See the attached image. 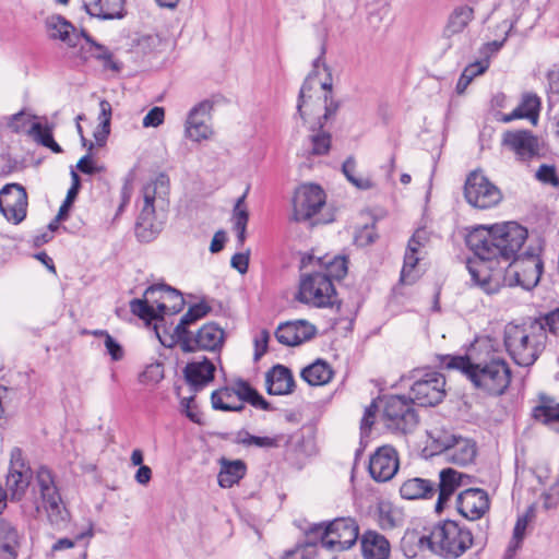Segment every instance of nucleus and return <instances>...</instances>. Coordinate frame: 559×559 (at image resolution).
Masks as SVG:
<instances>
[{
    "label": "nucleus",
    "mask_w": 559,
    "mask_h": 559,
    "mask_svg": "<svg viewBox=\"0 0 559 559\" xmlns=\"http://www.w3.org/2000/svg\"><path fill=\"white\" fill-rule=\"evenodd\" d=\"M527 237V229L515 222L471 230L465 240L475 258L467 259L466 269L474 285L488 295L497 294L506 281L503 264L519 255Z\"/></svg>",
    "instance_id": "f257e3e1"
},
{
    "label": "nucleus",
    "mask_w": 559,
    "mask_h": 559,
    "mask_svg": "<svg viewBox=\"0 0 559 559\" xmlns=\"http://www.w3.org/2000/svg\"><path fill=\"white\" fill-rule=\"evenodd\" d=\"M338 103L332 99V76L321 57L313 61V71L304 81L297 102V112L310 131L323 128L334 117Z\"/></svg>",
    "instance_id": "f03ea898"
},
{
    "label": "nucleus",
    "mask_w": 559,
    "mask_h": 559,
    "mask_svg": "<svg viewBox=\"0 0 559 559\" xmlns=\"http://www.w3.org/2000/svg\"><path fill=\"white\" fill-rule=\"evenodd\" d=\"M440 366L449 370L461 371L475 389L490 396L502 395L510 385L511 370L509 365L500 358L489 361L473 362L469 356H438Z\"/></svg>",
    "instance_id": "7ed1b4c3"
},
{
    "label": "nucleus",
    "mask_w": 559,
    "mask_h": 559,
    "mask_svg": "<svg viewBox=\"0 0 559 559\" xmlns=\"http://www.w3.org/2000/svg\"><path fill=\"white\" fill-rule=\"evenodd\" d=\"M547 334L542 323L530 318L522 324L509 323L504 329V346L513 361L522 367L532 366L545 349Z\"/></svg>",
    "instance_id": "20e7f679"
},
{
    "label": "nucleus",
    "mask_w": 559,
    "mask_h": 559,
    "mask_svg": "<svg viewBox=\"0 0 559 559\" xmlns=\"http://www.w3.org/2000/svg\"><path fill=\"white\" fill-rule=\"evenodd\" d=\"M183 305L181 293L165 284L147 287L144 299H132L129 304L130 311L146 322L163 319L164 314L178 313Z\"/></svg>",
    "instance_id": "39448f33"
},
{
    "label": "nucleus",
    "mask_w": 559,
    "mask_h": 559,
    "mask_svg": "<svg viewBox=\"0 0 559 559\" xmlns=\"http://www.w3.org/2000/svg\"><path fill=\"white\" fill-rule=\"evenodd\" d=\"M402 382L409 386V394L388 395L381 399V419L388 429L406 433L417 426V414L414 406L415 401L419 399L417 390L419 380L403 379Z\"/></svg>",
    "instance_id": "423d86ee"
},
{
    "label": "nucleus",
    "mask_w": 559,
    "mask_h": 559,
    "mask_svg": "<svg viewBox=\"0 0 559 559\" xmlns=\"http://www.w3.org/2000/svg\"><path fill=\"white\" fill-rule=\"evenodd\" d=\"M169 193V180L164 174L147 182L142 189L143 205L136 222V235L140 239L148 241L159 229L156 221V211H165Z\"/></svg>",
    "instance_id": "0eeeda50"
},
{
    "label": "nucleus",
    "mask_w": 559,
    "mask_h": 559,
    "mask_svg": "<svg viewBox=\"0 0 559 559\" xmlns=\"http://www.w3.org/2000/svg\"><path fill=\"white\" fill-rule=\"evenodd\" d=\"M472 544V533L465 526H435L428 537L421 536V547L426 545L431 552L445 559L459 558Z\"/></svg>",
    "instance_id": "6e6552de"
},
{
    "label": "nucleus",
    "mask_w": 559,
    "mask_h": 559,
    "mask_svg": "<svg viewBox=\"0 0 559 559\" xmlns=\"http://www.w3.org/2000/svg\"><path fill=\"white\" fill-rule=\"evenodd\" d=\"M503 265L506 266L503 287L521 286L526 290L533 289L539 283L544 269L539 254L531 247Z\"/></svg>",
    "instance_id": "1a4fd4ad"
},
{
    "label": "nucleus",
    "mask_w": 559,
    "mask_h": 559,
    "mask_svg": "<svg viewBox=\"0 0 559 559\" xmlns=\"http://www.w3.org/2000/svg\"><path fill=\"white\" fill-rule=\"evenodd\" d=\"M212 406L224 412H241L245 402L252 406L267 411L270 404L248 382L238 380L233 386H225L214 391L211 395Z\"/></svg>",
    "instance_id": "9d476101"
},
{
    "label": "nucleus",
    "mask_w": 559,
    "mask_h": 559,
    "mask_svg": "<svg viewBox=\"0 0 559 559\" xmlns=\"http://www.w3.org/2000/svg\"><path fill=\"white\" fill-rule=\"evenodd\" d=\"M296 298L316 308L333 307L337 301L332 281L320 271L301 275Z\"/></svg>",
    "instance_id": "9b49d317"
},
{
    "label": "nucleus",
    "mask_w": 559,
    "mask_h": 559,
    "mask_svg": "<svg viewBox=\"0 0 559 559\" xmlns=\"http://www.w3.org/2000/svg\"><path fill=\"white\" fill-rule=\"evenodd\" d=\"M466 201L474 207L485 210L497 205L502 194L480 171H472L464 185Z\"/></svg>",
    "instance_id": "f8f14e48"
},
{
    "label": "nucleus",
    "mask_w": 559,
    "mask_h": 559,
    "mask_svg": "<svg viewBox=\"0 0 559 559\" xmlns=\"http://www.w3.org/2000/svg\"><path fill=\"white\" fill-rule=\"evenodd\" d=\"M36 478L43 499V507L50 524L67 522L69 520V512L61 501L51 472L46 467H40Z\"/></svg>",
    "instance_id": "ddd939ff"
},
{
    "label": "nucleus",
    "mask_w": 559,
    "mask_h": 559,
    "mask_svg": "<svg viewBox=\"0 0 559 559\" xmlns=\"http://www.w3.org/2000/svg\"><path fill=\"white\" fill-rule=\"evenodd\" d=\"M324 190L314 183H306L295 191L293 207L295 221H308L325 205Z\"/></svg>",
    "instance_id": "4468645a"
},
{
    "label": "nucleus",
    "mask_w": 559,
    "mask_h": 559,
    "mask_svg": "<svg viewBox=\"0 0 559 559\" xmlns=\"http://www.w3.org/2000/svg\"><path fill=\"white\" fill-rule=\"evenodd\" d=\"M225 341V332L216 323H206L197 333L183 335L178 342L185 353L195 350H221Z\"/></svg>",
    "instance_id": "2eb2a0df"
},
{
    "label": "nucleus",
    "mask_w": 559,
    "mask_h": 559,
    "mask_svg": "<svg viewBox=\"0 0 559 559\" xmlns=\"http://www.w3.org/2000/svg\"><path fill=\"white\" fill-rule=\"evenodd\" d=\"M0 212L12 224L22 223L27 213V193L19 183H8L0 190Z\"/></svg>",
    "instance_id": "dca6fc26"
},
{
    "label": "nucleus",
    "mask_w": 559,
    "mask_h": 559,
    "mask_svg": "<svg viewBox=\"0 0 559 559\" xmlns=\"http://www.w3.org/2000/svg\"><path fill=\"white\" fill-rule=\"evenodd\" d=\"M317 535H320L322 550L342 551L350 548L359 536V526H313Z\"/></svg>",
    "instance_id": "f3484780"
},
{
    "label": "nucleus",
    "mask_w": 559,
    "mask_h": 559,
    "mask_svg": "<svg viewBox=\"0 0 559 559\" xmlns=\"http://www.w3.org/2000/svg\"><path fill=\"white\" fill-rule=\"evenodd\" d=\"M32 479V471L22 459V451L17 448L11 451L10 468L7 475L8 496L19 501L25 495Z\"/></svg>",
    "instance_id": "a211bd4d"
},
{
    "label": "nucleus",
    "mask_w": 559,
    "mask_h": 559,
    "mask_svg": "<svg viewBox=\"0 0 559 559\" xmlns=\"http://www.w3.org/2000/svg\"><path fill=\"white\" fill-rule=\"evenodd\" d=\"M212 103L203 100L193 106L185 122V136L193 142H201L212 136L210 124Z\"/></svg>",
    "instance_id": "6ab92c4d"
},
{
    "label": "nucleus",
    "mask_w": 559,
    "mask_h": 559,
    "mask_svg": "<svg viewBox=\"0 0 559 559\" xmlns=\"http://www.w3.org/2000/svg\"><path fill=\"white\" fill-rule=\"evenodd\" d=\"M501 145L521 162L530 160L539 153L538 139L530 130L506 131L502 134Z\"/></svg>",
    "instance_id": "aec40b11"
},
{
    "label": "nucleus",
    "mask_w": 559,
    "mask_h": 559,
    "mask_svg": "<svg viewBox=\"0 0 559 559\" xmlns=\"http://www.w3.org/2000/svg\"><path fill=\"white\" fill-rule=\"evenodd\" d=\"M400 462L395 449L391 445L378 448L369 459V474L378 483L391 480L399 471Z\"/></svg>",
    "instance_id": "412c9836"
},
{
    "label": "nucleus",
    "mask_w": 559,
    "mask_h": 559,
    "mask_svg": "<svg viewBox=\"0 0 559 559\" xmlns=\"http://www.w3.org/2000/svg\"><path fill=\"white\" fill-rule=\"evenodd\" d=\"M456 509L468 521L479 520L489 510V498L485 490L468 488L456 499Z\"/></svg>",
    "instance_id": "4be33fe9"
},
{
    "label": "nucleus",
    "mask_w": 559,
    "mask_h": 559,
    "mask_svg": "<svg viewBox=\"0 0 559 559\" xmlns=\"http://www.w3.org/2000/svg\"><path fill=\"white\" fill-rule=\"evenodd\" d=\"M317 328L307 320H295L280 324L275 332L277 341L286 346H297L311 340Z\"/></svg>",
    "instance_id": "5701e85b"
},
{
    "label": "nucleus",
    "mask_w": 559,
    "mask_h": 559,
    "mask_svg": "<svg viewBox=\"0 0 559 559\" xmlns=\"http://www.w3.org/2000/svg\"><path fill=\"white\" fill-rule=\"evenodd\" d=\"M445 378L429 369L421 370V407H432L445 396Z\"/></svg>",
    "instance_id": "b1692460"
},
{
    "label": "nucleus",
    "mask_w": 559,
    "mask_h": 559,
    "mask_svg": "<svg viewBox=\"0 0 559 559\" xmlns=\"http://www.w3.org/2000/svg\"><path fill=\"white\" fill-rule=\"evenodd\" d=\"M215 366L206 357L193 360L185 367V378L194 391L202 389L214 378Z\"/></svg>",
    "instance_id": "393cba45"
},
{
    "label": "nucleus",
    "mask_w": 559,
    "mask_h": 559,
    "mask_svg": "<svg viewBox=\"0 0 559 559\" xmlns=\"http://www.w3.org/2000/svg\"><path fill=\"white\" fill-rule=\"evenodd\" d=\"M476 452V443L473 440L452 436L445 452V460L453 464L465 466L474 461Z\"/></svg>",
    "instance_id": "a878e982"
},
{
    "label": "nucleus",
    "mask_w": 559,
    "mask_h": 559,
    "mask_svg": "<svg viewBox=\"0 0 559 559\" xmlns=\"http://www.w3.org/2000/svg\"><path fill=\"white\" fill-rule=\"evenodd\" d=\"M84 8L99 20L122 19L126 14L124 0H84Z\"/></svg>",
    "instance_id": "bb28decb"
},
{
    "label": "nucleus",
    "mask_w": 559,
    "mask_h": 559,
    "mask_svg": "<svg viewBox=\"0 0 559 559\" xmlns=\"http://www.w3.org/2000/svg\"><path fill=\"white\" fill-rule=\"evenodd\" d=\"M265 383L269 394L284 395L293 391L295 382L290 370L277 365L266 373Z\"/></svg>",
    "instance_id": "cd10ccee"
},
{
    "label": "nucleus",
    "mask_w": 559,
    "mask_h": 559,
    "mask_svg": "<svg viewBox=\"0 0 559 559\" xmlns=\"http://www.w3.org/2000/svg\"><path fill=\"white\" fill-rule=\"evenodd\" d=\"M418 229L415 230L411 240L408 241V246L404 257V263L401 271L400 282L404 285H412L417 282L418 272L417 264L419 262L418 248L419 240L417 239Z\"/></svg>",
    "instance_id": "c85d7f7f"
},
{
    "label": "nucleus",
    "mask_w": 559,
    "mask_h": 559,
    "mask_svg": "<svg viewBox=\"0 0 559 559\" xmlns=\"http://www.w3.org/2000/svg\"><path fill=\"white\" fill-rule=\"evenodd\" d=\"M361 551L365 559H389L391 548L384 536L369 531L361 538Z\"/></svg>",
    "instance_id": "c756f323"
},
{
    "label": "nucleus",
    "mask_w": 559,
    "mask_h": 559,
    "mask_svg": "<svg viewBox=\"0 0 559 559\" xmlns=\"http://www.w3.org/2000/svg\"><path fill=\"white\" fill-rule=\"evenodd\" d=\"M473 19L474 9L472 7L466 4L455 7L450 13L443 28L444 37L451 38L454 35L461 34Z\"/></svg>",
    "instance_id": "7c9ffc66"
},
{
    "label": "nucleus",
    "mask_w": 559,
    "mask_h": 559,
    "mask_svg": "<svg viewBox=\"0 0 559 559\" xmlns=\"http://www.w3.org/2000/svg\"><path fill=\"white\" fill-rule=\"evenodd\" d=\"M462 474L453 468H444L440 472L438 500L435 504L436 513H440L455 489L460 486Z\"/></svg>",
    "instance_id": "2f4dec72"
},
{
    "label": "nucleus",
    "mask_w": 559,
    "mask_h": 559,
    "mask_svg": "<svg viewBox=\"0 0 559 559\" xmlns=\"http://www.w3.org/2000/svg\"><path fill=\"white\" fill-rule=\"evenodd\" d=\"M221 471L217 480L221 487L230 488L237 484L246 475V464L241 460H227L219 461Z\"/></svg>",
    "instance_id": "473e14b6"
},
{
    "label": "nucleus",
    "mask_w": 559,
    "mask_h": 559,
    "mask_svg": "<svg viewBox=\"0 0 559 559\" xmlns=\"http://www.w3.org/2000/svg\"><path fill=\"white\" fill-rule=\"evenodd\" d=\"M47 26L49 28V36L51 38L60 39L61 41L66 43L69 47L76 46L79 36L75 33V28L62 16H51L47 21Z\"/></svg>",
    "instance_id": "72a5a7b5"
},
{
    "label": "nucleus",
    "mask_w": 559,
    "mask_h": 559,
    "mask_svg": "<svg viewBox=\"0 0 559 559\" xmlns=\"http://www.w3.org/2000/svg\"><path fill=\"white\" fill-rule=\"evenodd\" d=\"M332 377L333 371L330 365L321 359H318L301 371V378L312 386L326 384Z\"/></svg>",
    "instance_id": "f704fd0d"
},
{
    "label": "nucleus",
    "mask_w": 559,
    "mask_h": 559,
    "mask_svg": "<svg viewBox=\"0 0 559 559\" xmlns=\"http://www.w3.org/2000/svg\"><path fill=\"white\" fill-rule=\"evenodd\" d=\"M247 193L248 189L237 199L231 214L233 228L237 234V241L240 247H242L246 241L247 224L249 221V212L245 204Z\"/></svg>",
    "instance_id": "c9c22d12"
},
{
    "label": "nucleus",
    "mask_w": 559,
    "mask_h": 559,
    "mask_svg": "<svg viewBox=\"0 0 559 559\" xmlns=\"http://www.w3.org/2000/svg\"><path fill=\"white\" fill-rule=\"evenodd\" d=\"M451 437L452 436L441 430L427 431L425 447L421 449V456L431 457L439 454L445 456Z\"/></svg>",
    "instance_id": "e433bc0d"
},
{
    "label": "nucleus",
    "mask_w": 559,
    "mask_h": 559,
    "mask_svg": "<svg viewBox=\"0 0 559 559\" xmlns=\"http://www.w3.org/2000/svg\"><path fill=\"white\" fill-rule=\"evenodd\" d=\"M320 272L330 281L342 280L347 274V260L343 255L323 257L317 260Z\"/></svg>",
    "instance_id": "4c0bfd02"
},
{
    "label": "nucleus",
    "mask_w": 559,
    "mask_h": 559,
    "mask_svg": "<svg viewBox=\"0 0 559 559\" xmlns=\"http://www.w3.org/2000/svg\"><path fill=\"white\" fill-rule=\"evenodd\" d=\"M211 308L203 302L195 304L191 306L188 311L181 317L180 322L175 328V336L177 341L183 337L190 332L188 331V326L197 322L198 320L204 318Z\"/></svg>",
    "instance_id": "58836bf2"
},
{
    "label": "nucleus",
    "mask_w": 559,
    "mask_h": 559,
    "mask_svg": "<svg viewBox=\"0 0 559 559\" xmlns=\"http://www.w3.org/2000/svg\"><path fill=\"white\" fill-rule=\"evenodd\" d=\"M540 404L535 406L532 416L546 426L554 425L559 416V403L552 404L554 400L547 395H540Z\"/></svg>",
    "instance_id": "ea45409f"
},
{
    "label": "nucleus",
    "mask_w": 559,
    "mask_h": 559,
    "mask_svg": "<svg viewBox=\"0 0 559 559\" xmlns=\"http://www.w3.org/2000/svg\"><path fill=\"white\" fill-rule=\"evenodd\" d=\"M540 106L542 102L537 94L526 92L522 95L521 102L515 110L522 114V119H528L535 124L538 120Z\"/></svg>",
    "instance_id": "a19ab883"
},
{
    "label": "nucleus",
    "mask_w": 559,
    "mask_h": 559,
    "mask_svg": "<svg viewBox=\"0 0 559 559\" xmlns=\"http://www.w3.org/2000/svg\"><path fill=\"white\" fill-rule=\"evenodd\" d=\"M17 532L13 526H0V559H16Z\"/></svg>",
    "instance_id": "79ce46f5"
},
{
    "label": "nucleus",
    "mask_w": 559,
    "mask_h": 559,
    "mask_svg": "<svg viewBox=\"0 0 559 559\" xmlns=\"http://www.w3.org/2000/svg\"><path fill=\"white\" fill-rule=\"evenodd\" d=\"M376 512L380 524H399L404 521L402 510L386 500L378 502Z\"/></svg>",
    "instance_id": "37998d69"
},
{
    "label": "nucleus",
    "mask_w": 559,
    "mask_h": 559,
    "mask_svg": "<svg viewBox=\"0 0 559 559\" xmlns=\"http://www.w3.org/2000/svg\"><path fill=\"white\" fill-rule=\"evenodd\" d=\"M342 171L346 179L359 190H369L373 187L372 181L368 177L357 176L356 159L348 156L342 165Z\"/></svg>",
    "instance_id": "c03bdc74"
},
{
    "label": "nucleus",
    "mask_w": 559,
    "mask_h": 559,
    "mask_svg": "<svg viewBox=\"0 0 559 559\" xmlns=\"http://www.w3.org/2000/svg\"><path fill=\"white\" fill-rule=\"evenodd\" d=\"M309 135L310 146L308 148L311 155H325L331 147V134L322 131V128H316L314 131Z\"/></svg>",
    "instance_id": "a18cd8bd"
},
{
    "label": "nucleus",
    "mask_w": 559,
    "mask_h": 559,
    "mask_svg": "<svg viewBox=\"0 0 559 559\" xmlns=\"http://www.w3.org/2000/svg\"><path fill=\"white\" fill-rule=\"evenodd\" d=\"M488 68V63H481V62H474L467 66L463 73L461 74L457 84H456V92L459 94H462L468 84L473 81V79L477 75L483 74Z\"/></svg>",
    "instance_id": "49530a36"
},
{
    "label": "nucleus",
    "mask_w": 559,
    "mask_h": 559,
    "mask_svg": "<svg viewBox=\"0 0 559 559\" xmlns=\"http://www.w3.org/2000/svg\"><path fill=\"white\" fill-rule=\"evenodd\" d=\"M94 532L92 526H86L84 531L78 533L74 537L60 538L53 546V550H62L72 548L75 545H87L88 540L93 537Z\"/></svg>",
    "instance_id": "de8ad7c7"
},
{
    "label": "nucleus",
    "mask_w": 559,
    "mask_h": 559,
    "mask_svg": "<svg viewBox=\"0 0 559 559\" xmlns=\"http://www.w3.org/2000/svg\"><path fill=\"white\" fill-rule=\"evenodd\" d=\"M319 556H322L319 545L307 543L286 551L282 559H316Z\"/></svg>",
    "instance_id": "09e8293b"
},
{
    "label": "nucleus",
    "mask_w": 559,
    "mask_h": 559,
    "mask_svg": "<svg viewBox=\"0 0 559 559\" xmlns=\"http://www.w3.org/2000/svg\"><path fill=\"white\" fill-rule=\"evenodd\" d=\"M527 526H514L512 537L501 559H515L518 551L522 548L523 540L527 535Z\"/></svg>",
    "instance_id": "8fccbe9b"
},
{
    "label": "nucleus",
    "mask_w": 559,
    "mask_h": 559,
    "mask_svg": "<svg viewBox=\"0 0 559 559\" xmlns=\"http://www.w3.org/2000/svg\"><path fill=\"white\" fill-rule=\"evenodd\" d=\"M71 178H72V186L68 190L66 200L61 204L58 214H57V221H64L70 206L72 205L74 199L76 198L79 190H80V177L79 175L72 170L71 171Z\"/></svg>",
    "instance_id": "3c124183"
},
{
    "label": "nucleus",
    "mask_w": 559,
    "mask_h": 559,
    "mask_svg": "<svg viewBox=\"0 0 559 559\" xmlns=\"http://www.w3.org/2000/svg\"><path fill=\"white\" fill-rule=\"evenodd\" d=\"M535 320L542 323L545 334H547V332L554 335L559 334V308L542 314L538 318H535Z\"/></svg>",
    "instance_id": "603ef678"
},
{
    "label": "nucleus",
    "mask_w": 559,
    "mask_h": 559,
    "mask_svg": "<svg viewBox=\"0 0 559 559\" xmlns=\"http://www.w3.org/2000/svg\"><path fill=\"white\" fill-rule=\"evenodd\" d=\"M280 437H257L248 432L240 439V442L246 445H255L258 448H276L280 444Z\"/></svg>",
    "instance_id": "864d4df0"
},
{
    "label": "nucleus",
    "mask_w": 559,
    "mask_h": 559,
    "mask_svg": "<svg viewBox=\"0 0 559 559\" xmlns=\"http://www.w3.org/2000/svg\"><path fill=\"white\" fill-rule=\"evenodd\" d=\"M164 378V369L160 364L147 366L139 376V381L143 384H155Z\"/></svg>",
    "instance_id": "5fc2aeb1"
},
{
    "label": "nucleus",
    "mask_w": 559,
    "mask_h": 559,
    "mask_svg": "<svg viewBox=\"0 0 559 559\" xmlns=\"http://www.w3.org/2000/svg\"><path fill=\"white\" fill-rule=\"evenodd\" d=\"M28 133L33 135V138L40 143L44 146L50 145V143H53V136L51 128L49 127H43L38 122L32 123Z\"/></svg>",
    "instance_id": "6e6d98bb"
},
{
    "label": "nucleus",
    "mask_w": 559,
    "mask_h": 559,
    "mask_svg": "<svg viewBox=\"0 0 559 559\" xmlns=\"http://www.w3.org/2000/svg\"><path fill=\"white\" fill-rule=\"evenodd\" d=\"M536 178L543 182L550 185L552 187L559 186V177L556 171V167L547 164H543L539 166L536 171Z\"/></svg>",
    "instance_id": "4d7b16f0"
},
{
    "label": "nucleus",
    "mask_w": 559,
    "mask_h": 559,
    "mask_svg": "<svg viewBox=\"0 0 559 559\" xmlns=\"http://www.w3.org/2000/svg\"><path fill=\"white\" fill-rule=\"evenodd\" d=\"M416 539L417 534L415 530L407 531L402 538V549L408 558H415L419 551V543Z\"/></svg>",
    "instance_id": "13d9d810"
},
{
    "label": "nucleus",
    "mask_w": 559,
    "mask_h": 559,
    "mask_svg": "<svg viewBox=\"0 0 559 559\" xmlns=\"http://www.w3.org/2000/svg\"><path fill=\"white\" fill-rule=\"evenodd\" d=\"M400 493L403 499H419V478L415 477L404 481L400 488Z\"/></svg>",
    "instance_id": "bf43d9fd"
},
{
    "label": "nucleus",
    "mask_w": 559,
    "mask_h": 559,
    "mask_svg": "<svg viewBox=\"0 0 559 559\" xmlns=\"http://www.w3.org/2000/svg\"><path fill=\"white\" fill-rule=\"evenodd\" d=\"M165 110L163 107H153L143 118L142 124L144 128H156L164 122Z\"/></svg>",
    "instance_id": "052dcab7"
},
{
    "label": "nucleus",
    "mask_w": 559,
    "mask_h": 559,
    "mask_svg": "<svg viewBox=\"0 0 559 559\" xmlns=\"http://www.w3.org/2000/svg\"><path fill=\"white\" fill-rule=\"evenodd\" d=\"M377 409H378V406L376 404V402H372L365 411V415L361 419V426H360V430H361V437H367L372 425H373V419H374V416H376V413H377Z\"/></svg>",
    "instance_id": "680f3d73"
},
{
    "label": "nucleus",
    "mask_w": 559,
    "mask_h": 559,
    "mask_svg": "<svg viewBox=\"0 0 559 559\" xmlns=\"http://www.w3.org/2000/svg\"><path fill=\"white\" fill-rule=\"evenodd\" d=\"M104 345L112 360L119 361L123 358V349L121 345L111 335H106Z\"/></svg>",
    "instance_id": "e2e57ef3"
},
{
    "label": "nucleus",
    "mask_w": 559,
    "mask_h": 559,
    "mask_svg": "<svg viewBox=\"0 0 559 559\" xmlns=\"http://www.w3.org/2000/svg\"><path fill=\"white\" fill-rule=\"evenodd\" d=\"M76 168L87 175H94L96 173H102L104 170L103 166H97L94 164L90 154L84 155L76 164Z\"/></svg>",
    "instance_id": "0e129e2a"
},
{
    "label": "nucleus",
    "mask_w": 559,
    "mask_h": 559,
    "mask_svg": "<svg viewBox=\"0 0 559 559\" xmlns=\"http://www.w3.org/2000/svg\"><path fill=\"white\" fill-rule=\"evenodd\" d=\"M270 334L267 331L262 330L260 334L254 338V359H260L267 349Z\"/></svg>",
    "instance_id": "69168bd1"
},
{
    "label": "nucleus",
    "mask_w": 559,
    "mask_h": 559,
    "mask_svg": "<svg viewBox=\"0 0 559 559\" xmlns=\"http://www.w3.org/2000/svg\"><path fill=\"white\" fill-rule=\"evenodd\" d=\"M29 120H31L29 115H26L24 111H20L10 117L8 127L14 132H20V131L24 130L26 123H28Z\"/></svg>",
    "instance_id": "338daca9"
},
{
    "label": "nucleus",
    "mask_w": 559,
    "mask_h": 559,
    "mask_svg": "<svg viewBox=\"0 0 559 559\" xmlns=\"http://www.w3.org/2000/svg\"><path fill=\"white\" fill-rule=\"evenodd\" d=\"M230 265L240 274H245L249 266V250L247 252H238L231 257Z\"/></svg>",
    "instance_id": "774afa93"
}]
</instances>
